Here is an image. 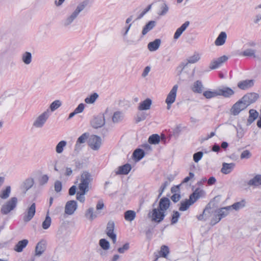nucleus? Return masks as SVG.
<instances>
[{
    "mask_svg": "<svg viewBox=\"0 0 261 261\" xmlns=\"http://www.w3.org/2000/svg\"><path fill=\"white\" fill-rule=\"evenodd\" d=\"M88 192L87 191L80 190L76 193V199L81 202H84L85 200V195Z\"/></svg>",
    "mask_w": 261,
    "mask_h": 261,
    "instance_id": "de8ad7c7",
    "label": "nucleus"
},
{
    "mask_svg": "<svg viewBox=\"0 0 261 261\" xmlns=\"http://www.w3.org/2000/svg\"><path fill=\"white\" fill-rule=\"evenodd\" d=\"M204 193V191L203 190H200L197 188L195 190V191L190 195L189 200L191 202L193 201V203L197 201L198 199L200 198L201 195Z\"/></svg>",
    "mask_w": 261,
    "mask_h": 261,
    "instance_id": "c756f323",
    "label": "nucleus"
},
{
    "mask_svg": "<svg viewBox=\"0 0 261 261\" xmlns=\"http://www.w3.org/2000/svg\"><path fill=\"white\" fill-rule=\"evenodd\" d=\"M50 115L49 109L39 115L34 120L33 123V126L35 128H42Z\"/></svg>",
    "mask_w": 261,
    "mask_h": 261,
    "instance_id": "7ed1b4c3",
    "label": "nucleus"
},
{
    "mask_svg": "<svg viewBox=\"0 0 261 261\" xmlns=\"http://www.w3.org/2000/svg\"><path fill=\"white\" fill-rule=\"evenodd\" d=\"M22 62L26 65L30 64L32 60V56L31 53L28 51L24 52L21 56Z\"/></svg>",
    "mask_w": 261,
    "mask_h": 261,
    "instance_id": "c9c22d12",
    "label": "nucleus"
},
{
    "mask_svg": "<svg viewBox=\"0 0 261 261\" xmlns=\"http://www.w3.org/2000/svg\"><path fill=\"white\" fill-rule=\"evenodd\" d=\"M161 9L162 11L159 13L158 14L162 16L165 15L167 13L169 9L168 7L165 3H163L162 5Z\"/></svg>",
    "mask_w": 261,
    "mask_h": 261,
    "instance_id": "e2e57ef3",
    "label": "nucleus"
},
{
    "mask_svg": "<svg viewBox=\"0 0 261 261\" xmlns=\"http://www.w3.org/2000/svg\"><path fill=\"white\" fill-rule=\"evenodd\" d=\"M90 3V0H84L81 3H80L75 10L72 13L71 15H70L68 17L66 18L65 20L63 21V25L65 27H67L69 25L73 20L77 17L79 13L82 11L86 7H87Z\"/></svg>",
    "mask_w": 261,
    "mask_h": 261,
    "instance_id": "f03ea898",
    "label": "nucleus"
},
{
    "mask_svg": "<svg viewBox=\"0 0 261 261\" xmlns=\"http://www.w3.org/2000/svg\"><path fill=\"white\" fill-rule=\"evenodd\" d=\"M193 204V201L191 202L189 199H186L185 201L181 202L179 210L180 211H185Z\"/></svg>",
    "mask_w": 261,
    "mask_h": 261,
    "instance_id": "79ce46f5",
    "label": "nucleus"
},
{
    "mask_svg": "<svg viewBox=\"0 0 261 261\" xmlns=\"http://www.w3.org/2000/svg\"><path fill=\"white\" fill-rule=\"evenodd\" d=\"M177 89V85H175L168 94L166 99V102H168L169 103H173L175 101Z\"/></svg>",
    "mask_w": 261,
    "mask_h": 261,
    "instance_id": "aec40b11",
    "label": "nucleus"
},
{
    "mask_svg": "<svg viewBox=\"0 0 261 261\" xmlns=\"http://www.w3.org/2000/svg\"><path fill=\"white\" fill-rule=\"evenodd\" d=\"M88 135L86 133L82 134L77 140V143L82 144L86 142V139L88 138Z\"/></svg>",
    "mask_w": 261,
    "mask_h": 261,
    "instance_id": "0e129e2a",
    "label": "nucleus"
},
{
    "mask_svg": "<svg viewBox=\"0 0 261 261\" xmlns=\"http://www.w3.org/2000/svg\"><path fill=\"white\" fill-rule=\"evenodd\" d=\"M251 156V153L248 150H244L240 155L241 159H248Z\"/></svg>",
    "mask_w": 261,
    "mask_h": 261,
    "instance_id": "bf43d9fd",
    "label": "nucleus"
},
{
    "mask_svg": "<svg viewBox=\"0 0 261 261\" xmlns=\"http://www.w3.org/2000/svg\"><path fill=\"white\" fill-rule=\"evenodd\" d=\"M147 116V114L145 112H139L137 115L136 122H139L145 120Z\"/></svg>",
    "mask_w": 261,
    "mask_h": 261,
    "instance_id": "6e6d98bb",
    "label": "nucleus"
},
{
    "mask_svg": "<svg viewBox=\"0 0 261 261\" xmlns=\"http://www.w3.org/2000/svg\"><path fill=\"white\" fill-rule=\"evenodd\" d=\"M114 228L115 223L114 221H109L107 225L106 232L107 236L112 240L114 244L116 242V234L114 233Z\"/></svg>",
    "mask_w": 261,
    "mask_h": 261,
    "instance_id": "f8f14e48",
    "label": "nucleus"
},
{
    "mask_svg": "<svg viewBox=\"0 0 261 261\" xmlns=\"http://www.w3.org/2000/svg\"><path fill=\"white\" fill-rule=\"evenodd\" d=\"M259 98V95L254 92L248 93L242 97V101L247 106L255 102Z\"/></svg>",
    "mask_w": 261,
    "mask_h": 261,
    "instance_id": "0eeeda50",
    "label": "nucleus"
},
{
    "mask_svg": "<svg viewBox=\"0 0 261 261\" xmlns=\"http://www.w3.org/2000/svg\"><path fill=\"white\" fill-rule=\"evenodd\" d=\"M105 124V119L103 115H99L95 116L91 121V126L95 128L101 127Z\"/></svg>",
    "mask_w": 261,
    "mask_h": 261,
    "instance_id": "ddd939ff",
    "label": "nucleus"
},
{
    "mask_svg": "<svg viewBox=\"0 0 261 261\" xmlns=\"http://www.w3.org/2000/svg\"><path fill=\"white\" fill-rule=\"evenodd\" d=\"M11 187L7 186L5 189H3L0 192V198L2 199H7L11 193Z\"/></svg>",
    "mask_w": 261,
    "mask_h": 261,
    "instance_id": "e433bc0d",
    "label": "nucleus"
},
{
    "mask_svg": "<svg viewBox=\"0 0 261 261\" xmlns=\"http://www.w3.org/2000/svg\"><path fill=\"white\" fill-rule=\"evenodd\" d=\"M246 108L247 106L241 99L233 105L230 110L231 113L232 115L236 116Z\"/></svg>",
    "mask_w": 261,
    "mask_h": 261,
    "instance_id": "9b49d317",
    "label": "nucleus"
},
{
    "mask_svg": "<svg viewBox=\"0 0 261 261\" xmlns=\"http://www.w3.org/2000/svg\"><path fill=\"white\" fill-rule=\"evenodd\" d=\"M123 113L120 111L115 112L112 117V121L114 123H118L121 122L123 119Z\"/></svg>",
    "mask_w": 261,
    "mask_h": 261,
    "instance_id": "4c0bfd02",
    "label": "nucleus"
},
{
    "mask_svg": "<svg viewBox=\"0 0 261 261\" xmlns=\"http://www.w3.org/2000/svg\"><path fill=\"white\" fill-rule=\"evenodd\" d=\"M234 93L233 90L229 87H224L218 90V95H222L225 97H229Z\"/></svg>",
    "mask_w": 261,
    "mask_h": 261,
    "instance_id": "5701e85b",
    "label": "nucleus"
},
{
    "mask_svg": "<svg viewBox=\"0 0 261 261\" xmlns=\"http://www.w3.org/2000/svg\"><path fill=\"white\" fill-rule=\"evenodd\" d=\"M228 57L226 56H223L216 60H213L211 62L210 68L211 69H215L219 67L223 63L226 62L228 60Z\"/></svg>",
    "mask_w": 261,
    "mask_h": 261,
    "instance_id": "dca6fc26",
    "label": "nucleus"
},
{
    "mask_svg": "<svg viewBox=\"0 0 261 261\" xmlns=\"http://www.w3.org/2000/svg\"><path fill=\"white\" fill-rule=\"evenodd\" d=\"M255 80H245L240 81L238 84V87L243 90H248L254 85Z\"/></svg>",
    "mask_w": 261,
    "mask_h": 261,
    "instance_id": "2eb2a0df",
    "label": "nucleus"
},
{
    "mask_svg": "<svg viewBox=\"0 0 261 261\" xmlns=\"http://www.w3.org/2000/svg\"><path fill=\"white\" fill-rule=\"evenodd\" d=\"M227 38L226 33L225 32H221L215 41V44L217 46L223 45Z\"/></svg>",
    "mask_w": 261,
    "mask_h": 261,
    "instance_id": "bb28decb",
    "label": "nucleus"
},
{
    "mask_svg": "<svg viewBox=\"0 0 261 261\" xmlns=\"http://www.w3.org/2000/svg\"><path fill=\"white\" fill-rule=\"evenodd\" d=\"M170 204V200L167 197H163L160 200L158 208L165 212V211L168 209Z\"/></svg>",
    "mask_w": 261,
    "mask_h": 261,
    "instance_id": "412c9836",
    "label": "nucleus"
},
{
    "mask_svg": "<svg viewBox=\"0 0 261 261\" xmlns=\"http://www.w3.org/2000/svg\"><path fill=\"white\" fill-rule=\"evenodd\" d=\"M221 219V218L219 217V214L217 213V214L215 215L214 217L212 218L210 222V225L212 226H214L216 224L218 223Z\"/></svg>",
    "mask_w": 261,
    "mask_h": 261,
    "instance_id": "13d9d810",
    "label": "nucleus"
},
{
    "mask_svg": "<svg viewBox=\"0 0 261 261\" xmlns=\"http://www.w3.org/2000/svg\"><path fill=\"white\" fill-rule=\"evenodd\" d=\"M93 178L91 174L88 171H83L80 178L79 190L89 191L91 188Z\"/></svg>",
    "mask_w": 261,
    "mask_h": 261,
    "instance_id": "f257e3e1",
    "label": "nucleus"
},
{
    "mask_svg": "<svg viewBox=\"0 0 261 261\" xmlns=\"http://www.w3.org/2000/svg\"><path fill=\"white\" fill-rule=\"evenodd\" d=\"M132 169L129 164H126L118 168V170L116 172V174H127Z\"/></svg>",
    "mask_w": 261,
    "mask_h": 261,
    "instance_id": "2f4dec72",
    "label": "nucleus"
},
{
    "mask_svg": "<svg viewBox=\"0 0 261 261\" xmlns=\"http://www.w3.org/2000/svg\"><path fill=\"white\" fill-rule=\"evenodd\" d=\"M169 253V249L168 247L165 245H163L161 247V251L160 252V254L161 256L166 258Z\"/></svg>",
    "mask_w": 261,
    "mask_h": 261,
    "instance_id": "864d4df0",
    "label": "nucleus"
},
{
    "mask_svg": "<svg viewBox=\"0 0 261 261\" xmlns=\"http://www.w3.org/2000/svg\"><path fill=\"white\" fill-rule=\"evenodd\" d=\"M211 203H209L203 210L202 214L197 216V218L199 221H205L212 216L213 210L211 207Z\"/></svg>",
    "mask_w": 261,
    "mask_h": 261,
    "instance_id": "9d476101",
    "label": "nucleus"
},
{
    "mask_svg": "<svg viewBox=\"0 0 261 261\" xmlns=\"http://www.w3.org/2000/svg\"><path fill=\"white\" fill-rule=\"evenodd\" d=\"M48 176L47 175H43L39 179V182L40 185H44L47 182Z\"/></svg>",
    "mask_w": 261,
    "mask_h": 261,
    "instance_id": "338daca9",
    "label": "nucleus"
},
{
    "mask_svg": "<svg viewBox=\"0 0 261 261\" xmlns=\"http://www.w3.org/2000/svg\"><path fill=\"white\" fill-rule=\"evenodd\" d=\"M98 97V95L96 93H94L91 94L89 97H87L85 99V102L87 103H94L97 98Z\"/></svg>",
    "mask_w": 261,
    "mask_h": 261,
    "instance_id": "49530a36",
    "label": "nucleus"
},
{
    "mask_svg": "<svg viewBox=\"0 0 261 261\" xmlns=\"http://www.w3.org/2000/svg\"><path fill=\"white\" fill-rule=\"evenodd\" d=\"M29 241L27 239H23L19 241L14 247V250L17 252H21L27 246Z\"/></svg>",
    "mask_w": 261,
    "mask_h": 261,
    "instance_id": "c85d7f7f",
    "label": "nucleus"
},
{
    "mask_svg": "<svg viewBox=\"0 0 261 261\" xmlns=\"http://www.w3.org/2000/svg\"><path fill=\"white\" fill-rule=\"evenodd\" d=\"M255 52L256 50L254 49L248 48L241 53L240 55L244 57H252L254 58H256L257 57L255 55Z\"/></svg>",
    "mask_w": 261,
    "mask_h": 261,
    "instance_id": "58836bf2",
    "label": "nucleus"
},
{
    "mask_svg": "<svg viewBox=\"0 0 261 261\" xmlns=\"http://www.w3.org/2000/svg\"><path fill=\"white\" fill-rule=\"evenodd\" d=\"M55 191L57 192H60L61 191L62 189V184L61 181L59 180H56L54 184Z\"/></svg>",
    "mask_w": 261,
    "mask_h": 261,
    "instance_id": "680f3d73",
    "label": "nucleus"
},
{
    "mask_svg": "<svg viewBox=\"0 0 261 261\" xmlns=\"http://www.w3.org/2000/svg\"><path fill=\"white\" fill-rule=\"evenodd\" d=\"M191 89L194 93H201L204 89V86L202 82L199 80L195 82L191 87Z\"/></svg>",
    "mask_w": 261,
    "mask_h": 261,
    "instance_id": "4be33fe9",
    "label": "nucleus"
},
{
    "mask_svg": "<svg viewBox=\"0 0 261 261\" xmlns=\"http://www.w3.org/2000/svg\"><path fill=\"white\" fill-rule=\"evenodd\" d=\"M246 201L245 200H242L241 201L236 202L232 205H230L231 210L233 209L238 211L245 206Z\"/></svg>",
    "mask_w": 261,
    "mask_h": 261,
    "instance_id": "a19ab883",
    "label": "nucleus"
},
{
    "mask_svg": "<svg viewBox=\"0 0 261 261\" xmlns=\"http://www.w3.org/2000/svg\"><path fill=\"white\" fill-rule=\"evenodd\" d=\"M36 213V204L33 203L30 207H29L25 213L24 214L23 220L25 222H28L31 221L34 217Z\"/></svg>",
    "mask_w": 261,
    "mask_h": 261,
    "instance_id": "1a4fd4ad",
    "label": "nucleus"
},
{
    "mask_svg": "<svg viewBox=\"0 0 261 261\" xmlns=\"http://www.w3.org/2000/svg\"><path fill=\"white\" fill-rule=\"evenodd\" d=\"M249 116L252 117L253 119H256L258 116V113L254 109H251L249 110Z\"/></svg>",
    "mask_w": 261,
    "mask_h": 261,
    "instance_id": "774afa93",
    "label": "nucleus"
},
{
    "mask_svg": "<svg viewBox=\"0 0 261 261\" xmlns=\"http://www.w3.org/2000/svg\"><path fill=\"white\" fill-rule=\"evenodd\" d=\"M89 146L94 150H97L101 145V139L96 135H92L89 139Z\"/></svg>",
    "mask_w": 261,
    "mask_h": 261,
    "instance_id": "6e6552de",
    "label": "nucleus"
},
{
    "mask_svg": "<svg viewBox=\"0 0 261 261\" xmlns=\"http://www.w3.org/2000/svg\"><path fill=\"white\" fill-rule=\"evenodd\" d=\"M200 59V55L198 53H195L192 56L189 57L187 59V62L186 63H182L180 67L181 68V70L185 69V68L188 65L189 63L193 64L197 62Z\"/></svg>",
    "mask_w": 261,
    "mask_h": 261,
    "instance_id": "f3484780",
    "label": "nucleus"
},
{
    "mask_svg": "<svg viewBox=\"0 0 261 261\" xmlns=\"http://www.w3.org/2000/svg\"><path fill=\"white\" fill-rule=\"evenodd\" d=\"M46 242L44 240L39 242L35 248V255L40 256L46 249Z\"/></svg>",
    "mask_w": 261,
    "mask_h": 261,
    "instance_id": "a211bd4d",
    "label": "nucleus"
},
{
    "mask_svg": "<svg viewBox=\"0 0 261 261\" xmlns=\"http://www.w3.org/2000/svg\"><path fill=\"white\" fill-rule=\"evenodd\" d=\"M99 245L103 250H108L110 248L109 242L105 239H101L99 241Z\"/></svg>",
    "mask_w": 261,
    "mask_h": 261,
    "instance_id": "5fc2aeb1",
    "label": "nucleus"
},
{
    "mask_svg": "<svg viewBox=\"0 0 261 261\" xmlns=\"http://www.w3.org/2000/svg\"><path fill=\"white\" fill-rule=\"evenodd\" d=\"M180 216V214L178 212L174 211L173 212V214L172 215L171 224L172 225L176 224L178 222Z\"/></svg>",
    "mask_w": 261,
    "mask_h": 261,
    "instance_id": "603ef678",
    "label": "nucleus"
},
{
    "mask_svg": "<svg viewBox=\"0 0 261 261\" xmlns=\"http://www.w3.org/2000/svg\"><path fill=\"white\" fill-rule=\"evenodd\" d=\"M67 145V142L65 141H61L59 142L56 147V151L58 153H61L63 150L64 148Z\"/></svg>",
    "mask_w": 261,
    "mask_h": 261,
    "instance_id": "37998d69",
    "label": "nucleus"
},
{
    "mask_svg": "<svg viewBox=\"0 0 261 261\" xmlns=\"http://www.w3.org/2000/svg\"><path fill=\"white\" fill-rule=\"evenodd\" d=\"M62 105V102L60 100H56L53 101L49 106V109L51 112H54L58 109Z\"/></svg>",
    "mask_w": 261,
    "mask_h": 261,
    "instance_id": "8fccbe9b",
    "label": "nucleus"
},
{
    "mask_svg": "<svg viewBox=\"0 0 261 261\" xmlns=\"http://www.w3.org/2000/svg\"><path fill=\"white\" fill-rule=\"evenodd\" d=\"M152 101L150 98H147L141 102L138 107V110L140 111L150 109Z\"/></svg>",
    "mask_w": 261,
    "mask_h": 261,
    "instance_id": "473e14b6",
    "label": "nucleus"
},
{
    "mask_svg": "<svg viewBox=\"0 0 261 261\" xmlns=\"http://www.w3.org/2000/svg\"><path fill=\"white\" fill-rule=\"evenodd\" d=\"M247 185L249 186L254 187L261 185V174L256 175L253 178L248 181Z\"/></svg>",
    "mask_w": 261,
    "mask_h": 261,
    "instance_id": "7c9ffc66",
    "label": "nucleus"
},
{
    "mask_svg": "<svg viewBox=\"0 0 261 261\" xmlns=\"http://www.w3.org/2000/svg\"><path fill=\"white\" fill-rule=\"evenodd\" d=\"M166 215L164 212L160 210L158 208H154L152 211L148 214V218H150L152 222H155L158 223L162 222Z\"/></svg>",
    "mask_w": 261,
    "mask_h": 261,
    "instance_id": "39448f33",
    "label": "nucleus"
},
{
    "mask_svg": "<svg viewBox=\"0 0 261 261\" xmlns=\"http://www.w3.org/2000/svg\"><path fill=\"white\" fill-rule=\"evenodd\" d=\"M234 167L235 164L233 163H223L222 164V167L221 169V172L223 174H228L232 171Z\"/></svg>",
    "mask_w": 261,
    "mask_h": 261,
    "instance_id": "b1692460",
    "label": "nucleus"
},
{
    "mask_svg": "<svg viewBox=\"0 0 261 261\" xmlns=\"http://www.w3.org/2000/svg\"><path fill=\"white\" fill-rule=\"evenodd\" d=\"M131 26L132 23H130L128 25L125 27L122 31V35L123 36V41L127 45H135L137 43L139 40H137L135 37H132L129 39L127 37V35Z\"/></svg>",
    "mask_w": 261,
    "mask_h": 261,
    "instance_id": "423d86ee",
    "label": "nucleus"
},
{
    "mask_svg": "<svg viewBox=\"0 0 261 261\" xmlns=\"http://www.w3.org/2000/svg\"><path fill=\"white\" fill-rule=\"evenodd\" d=\"M93 211V208L90 207L85 213V217L90 221H92L96 217V215L94 214Z\"/></svg>",
    "mask_w": 261,
    "mask_h": 261,
    "instance_id": "a18cd8bd",
    "label": "nucleus"
},
{
    "mask_svg": "<svg viewBox=\"0 0 261 261\" xmlns=\"http://www.w3.org/2000/svg\"><path fill=\"white\" fill-rule=\"evenodd\" d=\"M136 217V213L134 211L128 210L124 213V218L126 221H132Z\"/></svg>",
    "mask_w": 261,
    "mask_h": 261,
    "instance_id": "ea45409f",
    "label": "nucleus"
},
{
    "mask_svg": "<svg viewBox=\"0 0 261 261\" xmlns=\"http://www.w3.org/2000/svg\"><path fill=\"white\" fill-rule=\"evenodd\" d=\"M34 181L32 178H28L26 179L22 183L21 189L25 193L29 189H30L34 185Z\"/></svg>",
    "mask_w": 261,
    "mask_h": 261,
    "instance_id": "a878e982",
    "label": "nucleus"
},
{
    "mask_svg": "<svg viewBox=\"0 0 261 261\" xmlns=\"http://www.w3.org/2000/svg\"><path fill=\"white\" fill-rule=\"evenodd\" d=\"M203 156V152L202 151H198L193 154V160L196 163H198L202 158Z\"/></svg>",
    "mask_w": 261,
    "mask_h": 261,
    "instance_id": "052dcab7",
    "label": "nucleus"
},
{
    "mask_svg": "<svg viewBox=\"0 0 261 261\" xmlns=\"http://www.w3.org/2000/svg\"><path fill=\"white\" fill-rule=\"evenodd\" d=\"M129 248V244L128 243H126L125 244L123 245V246L121 247H120L118 249V251L120 253H123L126 251L128 250Z\"/></svg>",
    "mask_w": 261,
    "mask_h": 261,
    "instance_id": "69168bd1",
    "label": "nucleus"
},
{
    "mask_svg": "<svg viewBox=\"0 0 261 261\" xmlns=\"http://www.w3.org/2000/svg\"><path fill=\"white\" fill-rule=\"evenodd\" d=\"M237 130V136L239 139L242 138L244 135V130L242 127V126L240 125L238 126V127L234 126Z\"/></svg>",
    "mask_w": 261,
    "mask_h": 261,
    "instance_id": "4d7b16f0",
    "label": "nucleus"
},
{
    "mask_svg": "<svg viewBox=\"0 0 261 261\" xmlns=\"http://www.w3.org/2000/svg\"><path fill=\"white\" fill-rule=\"evenodd\" d=\"M156 22L154 20L148 21L143 28L141 38L146 35L149 31L152 30L156 25Z\"/></svg>",
    "mask_w": 261,
    "mask_h": 261,
    "instance_id": "6ab92c4d",
    "label": "nucleus"
},
{
    "mask_svg": "<svg viewBox=\"0 0 261 261\" xmlns=\"http://www.w3.org/2000/svg\"><path fill=\"white\" fill-rule=\"evenodd\" d=\"M230 210H231L230 207L227 206L219 208L216 212H217L219 214V217L222 219L229 214Z\"/></svg>",
    "mask_w": 261,
    "mask_h": 261,
    "instance_id": "f704fd0d",
    "label": "nucleus"
},
{
    "mask_svg": "<svg viewBox=\"0 0 261 261\" xmlns=\"http://www.w3.org/2000/svg\"><path fill=\"white\" fill-rule=\"evenodd\" d=\"M161 43V39H156L153 41L150 42L148 44V49L150 51H155L159 48Z\"/></svg>",
    "mask_w": 261,
    "mask_h": 261,
    "instance_id": "cd10ccee",
    "label": "nucleus"
},
{
    "mask_svg": "<svg viewBox=\"0 0 261 261\" xmlns=\"http://www.w3.org/2000/svg\"><path fill=\"white\" fill-rule=\"evenodd\" d=\"M18 199L16 197H12L4 204L1 209V212L3 215H7L16 207Z\"/></svg>",
    "mask_w": 261,
    "mask_h": 261,
    "instance_id": "20e7f679",
    "label": "nucleus"
},
{
    "mask_svg": "<svg viewBox=\"0 0 261 261\" xmlns=\"http://www.w3.org/2000/svg\"><path fill=\"white\" fill-rule=\"evenodd\" d=\"M148 141L150 144H157L160 141V137L158 134H153L149 137Z\"/></svg>",
    "mask_w": 261,
    "mask_h": 261,
    "instance_id": "c03bdc74",
    "label": "nucleus"
},
{
    "mask_svg": "<svg viewBox=\"0 0 261 261\" xmlns=\"http://www.w3.org/2000/svg\"><path fill=\"white\" fill-rule=\"evenodd\" d=\"M203 95L205 98L210 99L218 96V90L215 91H206L203 92Z\"/></svg>",
    "mask_w": 261,
    "mask_h": 261,
    "instance_id": "09e8293b",
    "label": "nucleus"
},
{
    "mask_svg": "<svg viewBox=\"0 0 261 261\" xmlns=\"http://www.w3.org/2000/svg\"><path fill=\"white\" fill-rule=\"evenodd\" d=\"M77 202L75 200H70L66 202L65 206V213L68 215L73 214L77 209Z\"/></svg>",
    "mask_w": 261,
    "mask_h": 261,
    "instance_id": "4468645a",
    "label": "nucleus"
},
{
    "mask_svg": "<svg viewBox=\"0 0 261 261\" xmlns=\"http://www.w3.org/2000/svg\"><path fill=\"white\" fill-rule=\"evenodd\" d=\"M190 22L188 21H186L183 23L180 27L178 28L174 35V39L176 40L179 38L182 33L186 30V29L189 25Z\"/></svg>",
    "mask_w": 261,
    "mask_h": 261,
    "instance_id": "393cba45",
    "label": "nucleus"
},
{
    "mask_svg": "<svg viewBox=\"0 0 261 261\" xmlns=\"http://www.w3.org/2000/svg\"><path fill=\"white\" fill-rule=\"evenodd\" d=\"M51 222V218L48 215H47L46 216L44 221L42 223V228L44 229H48L50 226Z\"/></svg>",
    "mask_w": 261,
    "mask_h": 261,
    "instance_id": "3c124183",
    "label": "nucleus"
},
{
    "mask_svg": "<svg viewBox=\"0 0 261 261\" xmlns=\"http://www.w3.org/2000/svg\"><path fill=\"white\" fill-rule=\"evenodd\" d=\"M145 155V152L143 150L137 148L134 151L133 156L134 160L138 162L141 160Z\"/></svg>",
    "mask_w": 261,
    "mask_h": 261,
    "instance_id": "72a5a7b5",
    "label": "nucleus"
}]
</instances>
